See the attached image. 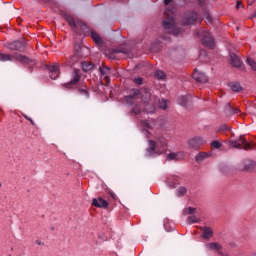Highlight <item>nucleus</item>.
I'll list each match as a JSON object with an SVG mask.
<instances>
[{"mask_svg": "<svg viewBox=\"0 0 256 256\" xmlns=\"http://www.w3.org/2000/svg\"><path fill=\"white\" fill-rule=\"evenodd\" d=\"M51 79H57L59 77V65H52L49 67Z\"/></svg>", "mask_w": 256, "mask_h": 256, "instance_id": "2eb2a0df", "label": "nucleus"}, {"mask_svg": "<svg viewBox=\"0 0 256 256\" xmlns=\"http://www.w3.org/2000/svg\"><path fill=\"white\" fill-rule=\"evenodd\" d=\"M90 35H91L93 41H95L97 45H101V43H103V40L101 39V36H99L97 34V32L90 31Z\"/></svg>", "mask_w": 256, "mask_h": 256, "instance_id": "412c9836", "label": "nucleus"}, {"mask_svg": "<svg viewBox=\"0 0 256 256\" xmlns=\"http://www.w3.org/2000/svg\"><path fill=\"white\" fill-rule=\"evenodd\" d=\"M232 149H244V151H253L256 148L255 143H249L243 138V135L239 136L237 140L228 141Z\"/></svg>", "mask_w": 256, "mask_h": 256, "instance_id": "7ed1b4c3", "label": "nucleus"}, {"mask_svg": "<svg viewBox=\"0 0 256 256\" xmlns=\"http://www.w3.org/2000/svg\"><path fill=\"white\" fill-rule=\"evenodd\" d=\"M142 127H145L149 131L157 129V121L155 119H148L141 122Z\"/></svg>", "mask_w": 256, "mask_h": 256, "instance_id": "1a4fd4ad", "label": "nucleus"}, {"mask_svg": "<svg viewBox=\"0 0 256 256\" xmlns=\"http://www.w3.org/2000/svg\"><path fill=\"white\" fill-rule=\"evenodd\" d=\"M230 63L233 67H241V59L236 54H230Z\"/></svg>", "mask_w": 256, "mask_h": 256, "instance_id": "f3484780", "label": "nucleus"}, {"mask_svg": "<svg viewBox=\"0 0 256 256\" xmlns=\"http://www.w3.org/2000/svg\"><path fill=\"white\" fill-rule=\"evenodd\" d=\"M155 76L158 77V79H165V72H163L161 70H157L155 72Z\"/></svg>", "mask_w": 256, "mask_h": 256, "instance_id": "f704fd0d", "label": "nucleus"}, {"mask_svg": "<svg viewBox=\"0 0 256 256\" xmlns=\"http://www.w3.org/2000/svg\"><path fill=\"white\" fill-rule=\"evenodd\" d=\"M231 91H234V92H239L241 91V84H239L238 82H231L228 84Z\"/></svg>", "mask_w": 256, "mask_h": 256, "instance_id": "b1692460", "label": "nucleus"}, {"mask_svg": "<svg viewBox=\"0 0 256 256\" xmlns=\"http://www.w3.org/2000/svg\"><path fill=\"white\" fill-rule=\"evenodd\" d=\"M24 117H25V119H27L28 121H30V123H31L32 125H35V122L33 121V119L27 117V115H24Z\"/></svg>", "mask_w": 256, "mask_h": 256, "instance_id": "c03bdc74", "label": "nucleus"}, {"mask_svg": "<svg viewBox=\"0 0 256 256\" xmlns=\"http://www.w3.org/2000/svg\"><path fill=\"white\" fill-rule=\"evenodd\" d=\"M173 0H164V5H169Z\"/></svg>", "mask_w": 256, "mask_h": 256, "instance_id": "a18cd8bd", "label": "nucleus"}, {"mask_svg": "<svg viewBox=\"0 0 256 256\" xmlns=\"http://www.w3.org/2000/svg\"><path fill=\"white\" fill-rule=\"evenodd\" d=\"M134 83H136V85H143V78H136Z\"/></svg>", "mask_w": 256, "mask_h": 256, "instance_id": "ea45409f", "label": "nucleus"}, {"mask_svg": "<svg viewBox=\"0 0 256 256\" xmlns=\"http://www.w3.org/2000/svg\"><path fill=\"white\" fill-rule=\"evenodd\" d=\"M192 78L194 81H197V83H207L209 81V78L205 73L195 69L194 73L192 74Z\"/></svg>", "mask_w": 256, "mask_h": 256, "instance_id": "423d86ee", "label": "nucleus"}, {"mask_svg": "<svg viewBox=\"0 0 256 256\" xmlns=\"http://www.w3.org/2000/svg\"><path fill=\"white\" fill-rule=\"evenodd\" d=\"M143 113H155V106L151 104H146L143 110Z\"/></svg>", "mask_w": 256, "mask_h": 256, "instance_id": "bb28decb", "label": "nucleus"}, {"mask_svg": "<svg viewBox=\"0 0 256 256\" xmlns=\"http://www.w3.org/2000/svg\"><path fill=\"white\" fill-rule=\"evenodd\" d=\"M16 59L17 61H25V56L21 54H14L13 56L9 54L0 53V61H13Z\"/></svg>", "mask_w": 256, "mask_h": 256, "instance_id": "0eeeda50", "label": "nucleus"}, {"mask_svg": "<svg viewBox=\"0 0 256 256\" xmlns=\"http://www.w3.org/2000/svg\"><path fill=\"white\" fill-rule=\"evenodd\" d=\"M164 15H166V19L163 21V27L167 33H171L172 35H179L181 33V29L175 27V19L173 15H175V8L168 7L164 11Z\"/></svg>", "mask_w": 256, "mask_h": 256, "instance_id": "f03ea898", "label": "nucleus"}, {"mask_svg": "<svg viewBox=\"0 0 256 256\" xmlns=\"http://www.w3.org/2000/svg\"><path fill=\"white\" fill-rule=\"evenodd\" d=\"M81 80V74L79 73V70L74 69L72 73V80L68 83V85H76V83H79Z\"/></svg>", "mask_w": 256, "mask_h": 256, "instance_id": "4468645a", "label": "nucleus"}, {"mask_svg": "<svg viewBox=\"0 0 256 256\" xmlns=\"http://www.w3.org/2000/svg\"><path fill=\"white\" fill-rule=\"evenodd\" d=\"M207 157H209V154H207L205 152H200L195 157V161H196V163H203V161H205V159H207Z\"/></svg>", "mask_w": 256, "mask_h": 256, "instance_id": "6ab92c4d", "label": "nucleus"}, {"mask_svg": "<svg viewBox=\"0 0 256 256\" xmlns=\"http://www.w3.org/2000/svg\"><path fill=\"white\" fill-rule=\"evenodd\" d=\"M200 230L202 231V239H211V237H213V229L211 227L208 226H202L200 227Z\"/></svg>", "mask_w": 256, "mask_h": 256, "instance_id": "9d476101", "label": "nucleus"}, {"mask_svg": "<svg viewBox=\"0 0 256 256\" xmlns=\"http://www.w3.org/2000/svg\"><path fill=\"white\" fill-rule=\"evenodd\" d=\"M189 101V97L188 96H181L178 99V103L179 105H182L183 107H185V105H187V102Z\"/></svg>", "mask_w": 256, "mask_h": 256, "instance_id": "c756f323", "label": "nucleus"}, {"mask_svg": "<svg viewBox=\"0 0 256 256\" xmlns=\"http://www.w3.org/2000/svg\"><path fill=\"white\" fill-rule=\"evenodd\" d=\"M185 193H187V188L181 186L176 190V195L177 197H183V195H185Z\"/></svg>", "mask_w": 256, "mask_h": 256, "instance_id": "c85d7f7f", "label": "nucleus"}, {"mask_svg": "<svg viewBox=\"0 0 256 256\" xmlns=\"http://www.w3.org/2000/svg\"><path fill=\"white\" fill-rule=\"evenodd\" d=\"M250 256H256V253H252Z\"/></svg>", "mask_w": 256, "mask_h": 256, "instance_id": "8fccbe9b", "label": "nucleus"}, {"mask_svg": "<svg viewBox=\"0 0 256 256\" xmlns=\"http://www.w3.org/2000/svg\"><path fill=\"white\" fill-rule=\"evenodd\" d=\"M211 147L214 149H220L221 148V143L219 141H212L211 142Z\"/></svg>", "mask_w": 256, "mask_h": 256, "instance_id": "e433bc0d", "label": "nucleus"}, {"mask_svg": "<svg viewBox=\"0 0 256 256\" xmlns=\"http://www.w3.org/2000/svg\"><path fill=\"white\" fill-rule=\"evenodd\" d=\"M228 109H229L230 111H232L233 115L239 114V108L233 109V108H231V105L228 104Z\"/></svg>", "mask_w": 256, "mask_h": 256, "instance_id": "4c0bfd02", "label": "nucleus"}, {"mask_svg": "<svg viewBox=\"0 0 256 256\" xmlns=\"http://www.w3.org/2000/svg\"><path fill=\"white\" fill-rule=\"evenodd\" d=\"M195 211H197L196 208L188 207L184 210L185 215H195Z\"/></svg>", "mask_w": 256, "mask_h": 256, "instance_id": "7c9ffc66", "label": "nucleus"}, {"mask_svg": "<svg viewBox=\"0 0 256 256\" xmlns=\"http://www.w3.org/2000/svg\"><path fill=\"white\" fill-rule=\"evenodd\" d=\"M147 139H151V136L147 135Z\"/></svg>", "mask_w": 256, "mask_h": 256, "instance_id": "3c124183", "label": "nucleus"}, {"mask_svg": "<svg viewBox=\"0 0 256 256\" xmlns=\"http://www.w3.org/2000/svg\"><path fill=\"white\" fill-rule=\"evenodd\" d=\"M218 131H229V128L226 125H222V126H220Z\"/></svg>", "mask_w": 256, "mask_h": 256, "instance_id": "a19ab883", "label": "nucleus"}, {"mask_svg": "<svg viewBox=\"0 0 256 256\" xmlns=\"http://www.w3.org/2000/svg\"><path fill=\"white\" fill-rule=\"evenodd\" d=\"M247 63H248V65L251 67V69H252L253 71H256V62H255V60H253V59H251V58H248V59H247Z\"/></svg>", "mask_w": 256, "mask_h": 256, "instance_id": "473e14b6", "label": "nucleus"}, {"mask_svg": "<svg viewBox=\"0 0 256 256\" xmlns=\"http://www.w3.org/2000/svg\"><path fill=\"white\" fill-rule=\"evenodd\" d=\"M77 29H81L84 35H89V33H91V29L89 28V26H87V24H85L81 20H78Z\"/></svg>", "mask_w": 256, "mask_h": 256, "instance_id": "dca6fc26", "label": "nucleus"}, {"mask_svg": "<svg viewBox=\"0 0 256 256\" xmlns=\"http://www.w3.org/2000/svg\"><path fill=\"white\" fill-rule=\"evenodd\" d=\"M167 161H174L177 159V153H169L166 156Z\"/></svg>", "mask_w": 256, "mask_h": 256, "instance_id": "72a5a7b5", "label": "nucleus"}, {"mask_svg": "<svg viewBox=\"0 0 256 256\" xmlns=\"http://www.w3.org/2000/svg\"><path fill=\"white\" fill-rule=\"evenodd\" d=\"M242 165L245 171H256V162L253 160L246 159L242 162Z\"/></svg>", "mask_w": 256, "mask_h": 256, "instance_id": "9b49d317", "label": "nucleus"}, {"mask_svg": "<svg viewBox=\"0 0 256 256\" xmlns=\"http://www.w3.org/2000/svg\"><path fill=\"white\" fill-rule=\"evenodd\" d=\"M151 97V93H149V92H145V98H143V101L145 102V103H147L148 101H149V98Z\"/></svg>", "mask_w": 256, "mask_h": 256, "instance_id": "58836bf2", "label": "nucleus"}, {"mask_svg": "<svg viewBox=\"0 0 256 256\" xmlns=\"http://www.w3.org/2000/svg\"><path fill=\"white\" fill-rule=\"evenodd\" d=\"M81 95H85V97H89V92L87 90H80Z\"/></svg>", "mask_w": 256, "mask_h": 256, "instance_id": "79ce46f5", "label": "nucleus"}, {"mask_svg": "<svg viewBox=\"0 0 256 256\" xmlns=\"http://www.w3.org/2000/svg\"><path fill=\"white\" fill-rule=\"evenodd\" d=\"M8 49L12 51H23L25 49V42L22 41H14L12 43H8Z\"/></svg>", "mask_w": 256, "mask_h": 256, "instance_id": "6e6552de", "label": "nucleus"}, {"mask_svg": "<svg viewBox=\"0 0 256 256\" xmlns=\"http://www.w3.org/2000/svg\"><path fill=\"white\" fill-rule=\"evenodd\" d=\"M92 205L94 207H98V208H106L109 206V203L107 202V200L103 199V198H94L92 200Z\"/></svg>", "mask_w": 256, "mask_h": 256, "instance_id": "f8f14e48", "label": "nucleus"}, {"mask_svg": "<svg viewBox=\"0 0 256 256\" xmlns=\"http://www.w3.org/2000/svg\"><path fill=\"white\" fill-rule=\"evenodd\" d=\"M205 247H206V249H207L208 251H220V249H221L220 244L217 243V242L208 243V244H206Z\"/></svg>", "mask_w": 256, "mask_h": 256, "instance_id": "a211bd4d", "label": "nucleus"}, {"mask_svg": "<svg viewBox=\"0 0 256 256\" xmlns=\"http://www.w3.org/2000/svg\"><path fill=\"white\" fill-rule=\"evenodd\" d=\"M201 145H205V139L203 137L191 138L188 141V147L191 149H199Z\"/></svg>", "mask_w": 256, "mask_h": 256, "instance_id": "39448f33", "label": "nucleus"}, {"mask_svg": "<svg viewBox=\"0 0 256 256\" xmlns=\"http://www.w3.org/2000/svg\"><path fill=\"white\" fill-rule=\"evenodd\" d=\"M165 145H167V139H165V136L154 135L153 139L148 140V148L146 149L147 157L163 155L165 153Z\"/></svg>", "mask_w": 256, "mask_h": 256, "instance_id": "f257e3e1", "label": "nucleus"}, {"mask_svg": "<svg viewBox=\"0 0 256 256\" xmlns=\"http://www.w3.org/2000/svg\"><path fill=\"white\" fill-rule=\"evenodd\" d=\"M256 17V10L254 12V14L252 15V18H255Z\"/></svg>", "mask_w": 256, "mask_h": 256, "instance_id": "09e8293b", "label": "nucleus"}, {"mask_svg": "<svg viewBox=\"0 0 256 256\" xmlns=\"http://www.w3.org/2000/svg\"><path fill=\"white\" fill-rule=\"evenodd\" d=\"M236 8H237V9H241V2H237Z\"/></svg>", "mask_w": 256, "mask_h": 256, "instance_id": "de8ad7c7", "label": "nucleus"}, {"mask_svg": "<svg viewBox=\"0 0 256 256\" xmlns=\"http://www.w3.org/2000/svg\"><path fill=\"white\" fill-rule=\"evenodd\" d=\"M132 113H134V115H139V113H141V106L136 105V106L132 109Z\"/></svg>", "mask_w": 256, "mask_h": 256, "instance_id": "c9c22d12", "label": "nucleus"}, {"mask_svg": "<svg viewBox=\"0 0 256 256\" xmlns=\"http://www.w3.org/2000/svg\"><path fill=\"white\" fill-rule=\"evenodd\" d=\"M167 105H168L167 100L162 99V100H159V102H158L159 109L165 110V109H167Z\"/></svg>", "mask_w": 256, "mask_h": 256, "instance_id": "2f4dec72", "label": "nucleus"}, {"mask_svg": "<svg viewBox=\"0 0 256 256\" xmlns=\"http://www.w3.org/2000/svg\"><path fill=\"white\" fill-rule=\"evenodd\" d=\"M201 219H199V217H197L196 215H192L188 217V223L189 225H193V223H200Z\"/></svg>", "mask_w": 256, "mask_h": 256, "instance_id": "cd10ccee", "label": "nucleus"}, {"mask_svg": "<svg viewBox=\"0 0 256 256\" xmlns=\"http://www.w3.org/2000/svg\"><path fill=\"white\" fill-rule=\"evenodd\" d=\"M67 19V21H68V24L70 25V27H72L73 29H77V27H78V22H79V20H75V18H73V17H67L66 18Z\"/></svg>", "mask_w": 256, "mask_h": 256, "instance_id": "5701e85b", "label": "nucleus"}, {"mask_svg": "<svg viewBox=\"0 0 256 256\" xmlns=\"http://www.w3.org/2000/svg\"><path fill=\"white\" fill-rule=\"evenodd\" d=\"M35 243L36 245H43V242H41V240H36Z\"/></svg>", "mask_w": 256, "mask_h": 256, "instance_id": "49530a36", "label": "nucleus"}, {"mask_svg": "<svg viewBox=\"0 0 256 256\" xmlns=\"http://www.w3.org/2000/svg\"><path fill=\"white\" fill-rule=\"evenodd\" d=\"M197 12H188L184 15V18L182 20L183 25H193L195 21L198 19Z\"/></svg>", "mask_w": 256, "mask_h": 256, "instance_id": "20e7f679", "label": "nucleus"}, {"mask_svg": "<svg viewBox=\"0 0 256 256\" xmlns=\"http://www.w3.org/2000/svg\"><path fill=\"white\" fill-rule=\"evenodd\" d=\"M81 66H82L83 71H85V72L91 71V69H93V67H94V65L90 62H82Z\"/></svg>", "mask_w": 256, "mask_h": 256, "instance_id": "393cba45", "label": "nucleus"}, {"mask_svg": "<svg viewBox=\"0 0 256 256\" xmlns=\"http://www.w3.org/2000/svg\"><path fill=\"white\" fill-rule=\"evenodd\" d=\"M99 71H100L101 75L105 76V79H109V76H107V75H111V68H109L107 66H102L99 68Z\"/></svg>", "mask_w": 256, "mask_h": 256, "instance_id": "aec40b11", "label": "nucleus"}, {"mask_svg": "<svg viewBox=\"0 0 256 256\" xmlns=\"http://www.w3.org/2000/svg\"><path fill=\"white\" fill-rule=\"evenodd\" d=\"M79 50L71 57L70 59V65H75V63H79V57H80Z\"/></svg>", "mask_w": 256, "mask_h": 256, "instance_id": "a878e982", "label": "nucleus"}, {"mask_svg": "<svg viewBox=\"0 0 256 256\" xmlns=\"http://www.w3.org/2000/svg\"><path fill=\"white\" fill-rule=\"evenodd\" d=\"M202 43L203 45H205V47H208L209 49H213V47H215V40L211 36H204Z\"/></svg>", "mask_w": 256, "mask_h": 256, "instance_id": "ddd939ff", "label": "nucleus"}, {"mask_svg": "<svg viewBox=\"0 0 256 256\" xmlns=\"http://www.w3.org/2000/svg\"><path fill=\"white\" fill-rule=\"evenodd\" d=\"M169 187H171L172 189H175L176 185L175 183L171 182L170 180L167 181Z\"/></svg>", "mask_w": 256, "mask_h": 256, "instance_id": "37998d69", "label": "nucleus"}, {"mask_svg": "<svg viewBox=\"0 0 256 256\" xmlns=\"http://www.w3.org/2000/svg\"><path fill=\"white\" fill-rule=\"evenodd\" d=\"M137 95H139V91H135L134 95L126 96V103H128V105H133V103L135 102V97H137Z\"/></svg>", "mask_w": 256, "mask_h": 256, "instance_id": "4be33fe9", "label": "nucleus"}]
</instances>
